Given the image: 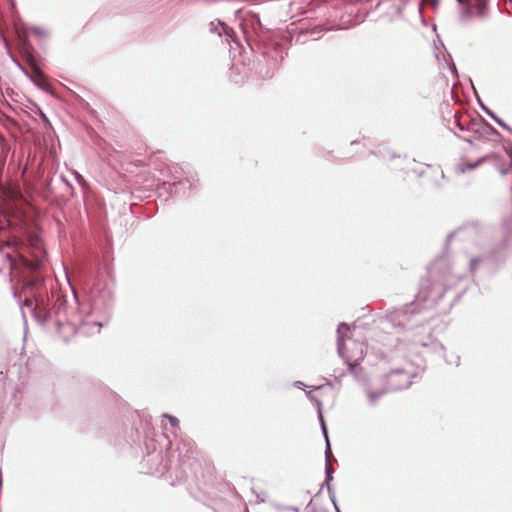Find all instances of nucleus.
Segmentation results:
<instances>
[{
    "instance_id": "nucleus-21",
    "label": "nucleus",
    "mask_w": 512,
    "mask_h": 512,
    "mask_svg": "<svg viewBox=\"0 0 512 512\" xmlns=\"http://www.w3.org/2000/svg\"><path fill=\"white\" fill-rule=\"evenodd\" d=\"M475 94H477L475 92ZM476 99H477V103L478 105L480 106V108L482 109V111L488 115L491 119L494 118V116L496 115L489 107H487L483 102L482 100L480 99V97L478 95H476Z\"/></svg>"
},
{
    "instance_id": "nucleus-34",
    "label": "nucleus",
    "mask_w": 512,
    "mask_h": 512,
    "mask_svg": "<svg viewBox=\"0 0 512 512\" xmlns=\"http://www.w3.org/2000/svg\"><path fill=\"white\" fill-rule=\"evenodd\" d=\"M285 510H290V511H293V512H299V508L296 507V506L286 507Z\"/></svg>"
},
{
    "instance_id": "nucleus-9",
    "label": "nucleus",
    "mask_w": 512,
    "mask_h": 512,
    "mask_svg": "<svg viewBox=\"0 0 512 512\" xmlns=\"http://www.w3.org/2000/svg\"><path fill=\"white\" fill-rule=\"evenodd\" d=\"M163 188L170 195H188L189 191L196 188V183L194 179L185 178V179H177L174 178L173 181H166L163 183Z\"/></svg>"
},
{
    "instance_id": "nucleus-39",
    "label": "nucleus",
    "mask_w": 512,
    "mask_h": 512,
    "mask_svg": "<svg viewBox=\"0 0 512 512\" xmlns=\"http://www.w3.org/2000/svg\"><path fill=\"white\" fill-rule=\"evenodd\" d=\"M356 143H358V141H357V140H354V141H352V142H351V144H352V145H354V144H356Z\"/></svg>"
},
{
    "instance_id": "nucleus-14",
    "label": "nucleus",
    "mask_w": 512,
    "mask_h": 512,
    "mask_svg": "<svg viewBox=\"0 0 512 512\" xmlns=\"http://www.w3.org/2000/svg\"><path fill=\"white\" fill-rule=\"evenodd\" d=\"M208 32L217 35L219 38L225 37L226 40H234L235 37V31L219 19L213 20L208 24Z\"/></svg>"
},
{
    "instance_id": "nucleus-16",
    "label": "nucleus",
    "mask_w": 512,
    "mask_h": 512,
    "mask_svg": "<svg viewBox=\"0 0 512 512\" xmlns=\"http://www.w3.org/2000/svg\"><path fill=\"white\" fill-rule=\"evenodd\" d=\"M3 44L7 50V53H8V56L9 58L11 59V61L14 63V65L20 70L22 71L26 76H28L30 78V80L34 83V85H36L37 87L41 88V89H44L43 87V84L39 81H37L36 79L32 78L28 72L26 71V69L24 68V66L20 63V61L16 58V56L11 53L10 51V48H9V42L3 38Z\"/></svg>"
},
{
    "instance_id": "nucleus-30",
    "label": "nucleus",
    "mask_w": 512,
    "mask_h": 512,
    "mask_svg": "<svg viewBox=\"0 0 512 512\" xmlns=\"http://www.w3.org/2000/svg\"><path fill=\"white\" fill-rule=\"evenodd\" d=\"M475 137H476V135H475V134L470 135V136H467V137H461V136H459V138H460V139H462L463 141L468 142V143H470V144H472L474 140H477Z\"/></svg>"
},
{
    "instance_id": "nucleus-3",
    "label": "nucleus",
    "mask_w": 512,
    "mask_h": 512,
    "mask_svg": "<svg viewBox=\"0 0 512 512\" xmlns=\"http://www.w3.org/2000/svg\"><path fill=\"white\" fill-rule=\"evenodd\" d=\"M512 248V224H504L502 238L494 247L470 258L468 270L471 274L481 271L493 275L505 263L507 252Z\"/></svg>"
},
{
    "instance_id": "nucleus-1",
    "label": "nucleus",
    "mask_w": 512,
    "mask_h": 512,
    "mask_svg": "<svg viewBox=\"0 0 512 512\" xmlns=\"http://www.w3.org/2000/svg\"><path fill=\"white\" fill-rule=\"evenodd\" d=\"M13 248L16 259L12 263L18 270L23 291L27 294L23 305L32 311V317L41 326L53 325L63 341L68 342L70 335L76 333V326L66 322V298L57 289L55 280L47 278L41 271L42 260L34 259L30 253L31 247L24 241H14L8 244Z\"/></svg>"
},
{
    "instance_id": "nucleus-42",
    "label": "nucleus",
    "mask_w": 512,
    "mask_h": 512,
    "mask_svg": "<svg viewBox=\"0 0 512 512\" xmlns=\"http://www.w3.org/2000/svg\"><path fill=\"white\" fill-rule=\"evenodd\" d=\"M509 1H510V3L512 4V0H509Z\"/></svg>"
},
{
    "instance_id": "nucleus-2",
    "label": "nucleus",
    "mask_w": 512,
    "mask_h": 512,
    "mask_svg": "<svg viewBox=\"0 0 512 512\" xmlns=\"http://www.w3.org/2000/svg\"><path fill=\"white\" fill-rule=\"evenodd\" d=\"M458 276L445 258L437 259L428 270V277L422 279L414 301L401 308L388 310L386 318L396 327L404 330L412 328L411 318L419 314L422 308L438 305L458 281Z\"/></svg>"
},
{
    "instance_id": "nucleus-18",
    "label": "nucleus",
    "mask_w": 512,
    "mask_h": 512,
    "mask_svg": "<svg viewBox=\"0 0 512 512\" xmlns=\"http://www.w3.org/2000/svg\"><path fill=\"white\" fill-rule=\"evenodd\" d=\"M388 391L389 390H387V387L379 390H368L367 397L369 399L370 405L374 406L377 403L378 399Z\"/></svg>"
},
{
    "instance_id": "nucleus-15",
    "label": "nucleus",
    "mask_w": 512,
    "mask_h": 512,
    "mask_svg": "<svg viewBox=\"0 0 512 512\" xmlns=\"http://www.w3.org/2000/svg\"><path fill=\"white\" fill-rule=\"evenodd\" d=\"M480 228H481V225L478 222L468 223L465 226L460 227L455 232L448 234L446 236V245H448V243L451 241V239L454 236L472 235L474 233H477L480 230Z\"/></svg>"
},
{
    "instance_id": "nucleus-36",
    "label": "nucleus",
    "mask_w": 512,
    "mask_h": 512,
    "mask_svg": "<svg viewBox=\"0 0 512 512\" xmlns=\"http://www.w3.org/2000/svg\"><path fill=\"white\" fill-rule=\"evenodd\" d=\"M454 363L456 366H459L460 364V356H456V358L454 359Z\"/></svg>"
},
{
    "instance_id": "nucleus-22",
    "label": "nucleus",
    "mask_w": 512,
    "mask_h": 512,
    "mask_svg": "<svg viewBox=\"0 0 512 512\" xmlns=\"http://www.w3.org/2000/svg\"><path fill=\"white\" fill-rule=\"evenodd\" d=\"M20 41H21V45H22V48H23L24 52L29 54L32 51V47H31V45L29 43V40H28L27 31H25V33L21 37Z\"/></svg>"
},
{
    "instance_id": "nucleus-33",
    "label": "nucleus",
    "mask_w": 512,
    "mask_h": 512,
    "mask_svg": "<svg viewBox=\"0 0 512 512\" xmlns=\"http://www.w3.org/2000/svg\"><path fill=\"white\" fill-rule=\"evenodd\" d=\"M294 386L297 388H300V389H303L304 387H306L305 383L302 381H295Z\"/></svg>"
},
{
    "instance_id": "nucleus-24",
    "label": "nucleus",
    "mask_w": 512,
    "mask_h": 512,
    "mask_svg": "<svg viewBox=\"0 0 512 512\" xmlns=\"http://www.w3.org/2000/svg\"><path fill=\"white\" fill-rule=\"evenodd\" d=\"M163 417L169 421L170 425L173 428L179 429V419L177 417L167 414V413L163 414Z\"/></svg>"
},
{
    "instance_id": "nucleus-27",
    "label": "nucleus",
    "mask_w": 512,
    "mask_h": 512,
    "mask_svg": "<svg viewBox=\"0 0 512 512\" xmlns=\"http://www.w3.org/2000/svg\"><path fill=\"white\" fill-rule=\"evenodd\" d=\"M13 297L16 300L20 301V292H18L17 290H14L13 291ZM23 302H24V300L22 302H19V306H20L21 311H23V308L25 307V305H23ZM26 308H27V306H26ZM28 309L31 310L29 307H28ZM30 312L32 313V311H30ZM22 317L25 319L24 312H22Z\"/></svg>"
},
{
    "instance_id": "nucleus-12",
    "label": "nucleus",
    "mask_w": 512,
    "mask_h": 512,
    "mask_svg": "<svg viewBox=\"0 0 512 512\" xmlns=\"http://www.w3.org/2000/svg\"><path fill=\"white\" fill-rule=\"evenodd\" d=\"M473 134L477 140H485L488 137L499 136L500 133L485 119L477 120L472 124Z\"/></svg>"
},
{
    "instance_id": "nucleus-11",
    "label": "nucleus",
    "mask_w": 512,
    "mask_h": 512,
    "mask_svg": "<svg viewBox=\"0 0 512 512\" xmlns=\"http://www.w3.org/2000/svg\"><path fill=\"white\" fill-rule=\"evenodd\" d=\"M306 395L309 399L314 401L317 406V418H318V421H319V424L321 427L322 435L325 439V458H327V457H329V455L331 454L332 451H331V443H330V439H329V435H328L327 424H326L325 418L322 413L323 404H322V401L319 398L312 395L311 392H306Z\"/></svg>"
},
{
    "instance_id": "nucleus-41",
    "label": "nucleus",
    "mask_w": 512,
    "mask_h": 512,
    "mask_svg": "<svg viewBox=\"0 0 512 512\" xmlns=\"http://www.w3.org/2000/svg\"><path fill=\"white\" fill-rule=\"evenodd\" d=\"M457 2H458L460 5H463L462 0H457Z\"/></svg>"
},
{
    "instance_id": "nucleus-37",
    "label": "nucleus",
    "mask_w": 512,
    "mask_h": 512,
    "mask_svg": "<svg viewBox=\"0 0 512 512\" xmlns=\"http://www.w3.org/2000/svg\"><path fill=\"white\" fill-rule=\"evenodd\" d=\"M245 34H246V40H247L248 44L251 46V38L246 31H245Z\"/></svg>"
},
{
    "instance_id": "nucleus-32",
    "label": "nucleus",
    "mask_w": 512,
    "mask_h": 512,
    "mask_svg": "<svg viewBox=\"0 0 512 512\" xmlns=\"http://www.w3.org/2000/svg\"><path fill=\"white\" fill-rule=\"evenodd\" d=\"M75 177H76V180L78 181L79 184H82V183L85 182L83 176L81 174L77 173V172L75 173Z\"/></svg>"
},
{
    "instance_id": "nucleus-31",
    "label": "nucleus",
    "mask_w": 512,
    "mask_h": 512,
    "mask_svg": "<svg viewBox=\"0 0 512 512\" xmlns=\"http://www.w3.org/2000/svg\"><path fill=\"white\" fill-rule=\"evenodd\" d=\"M511 169H512V167H510V165H509V166H508V167H506V168H504V167H503V168H500V169H499V172H500V174H501L502 176H506V175H508V174H509V172H510V170H511Z\"/></svg>"
},
{
    "instance_id": "nucleus-38",
    "label": "nucleus",
    "mask_w": 512,
    "mask_h": 512,
    "mask_svg": "<svg viewBox=\"0 0 512 512\" xmlns=\"http://www.w3.org/2000/svg\"><path fill=\"white\" fill-rule=\"evenodd\" d=\"M326 384L329 385V386H332V382L331 381H327Z\"/></svg>"
},
{
    "instance_id": "nucleus-8",
    "label": "nucleus",
    "mask_w": 512,
    "mask_h": 512,
    "mask_svg": "<svg viewBox=\"0 0 512 512\" xmlns=\"http://www.w3.org/2000/svg\"><path fill=\"white\" fill-rule=\"evenodd\" d=\"M411 384L409 374L403 369H393L386 375V386L389 391L407 389Z\"/></svg>"
},
{
    "instance_id": "nucleus-6",
    "label": "nucleus",
    "mask_w": 512,
    "mask_h": 512,
    "mask_svg": "<svg viewBox=\"0 0 512 512\" xmlns=\"http://www.w3.org/2000/svg\"><path fill=\"white\" fill-rule=\"evenodd\" d=\"M18 354L16 351L12 352L11 359H14V362L0 369V381H3L4 388L6 386H11L14 388L13 399L16 401V394L18 392L17 382L22 379V366L16 363V359H18ZM17 405V402H15Z\"/></svg>"
},
{
    "instance_id": "nucleus-17",
    "label": "nucleus",
    "mask_w": 512,
    "mask_h": 512,
    "mask_svg": "<svg viewBox=\"0 0 512 512\" xmlns=\"http://www.w3.org/2000/svg\"><path fill=\"white\" fill-rule=\"evenodd\" d=\"M485 161V157H480L478 158L476 161L474 162H467L463 165H459L456 167V172L457 173H460V174H463L465 173L466 171H469V170H474L476 169L479 165H481L483 162Z\"/></svg>"
},
{
    "instance_id": "nucleus-28",
    "label": "nucleus",
    "mask_w": 512,
    "mask_h": 512,
    "mask_svg": "<svg viewBox=\"0 0 512 512\" xmlns=\"http://www.w3.org/2000/svg\"><path fill=\"white\" fill-rule=\"evenodd\" d=\"M31 30L37 37H44L47 35V32L44 29L37 26H33Z\"/></svg>"
},
{
    "instance_id": "nucleus-26",
    "label": "nucleus",
    "mask_w": 512,
    "mask_h": 512,
    "mask_svg": "<svg viewBox=\"0 0 512 512\" xmlns=\"http://www.w3.org/2000/svg\"><path fill=\"white\" fill-rule=\"evenodd\" d=\"M38 110H39L38 115L41 118V120L43 121L45 127L47 129H52V124H51L49 118L47 117V115L40 108Z\"/></svg>"
},
{
    "instance_id": "nucleus-5",
    "label": "nucleus",
    "mask_w": 512,
    "mask_h": 512,
    "mask_svg": "<svg viewBox=\"0 0 512 512\" xmlns=\"http://www.w3.org/2000/svg\"><path fill=\"white\" fill-rule=\"evenodd\" d=\"M113 299L110 291L105 289H92L89 297V310L84 325L101 328L107 325L112 313Z\"/></svg>"
},
{
    "instance_id": "nucleus-23",
    "label": "nucleus",
    "mask_w": 512,
    "mask_h": 512,
    "mask_svg": "<svg viewBox=\"0 0 512 512\" xmlns=\"http://www.w3.org/2000/svg\"><path fill=\"white\" fill-rule=\"evenodd\" d=\"M333 474H334V470L329 466L328 457H327L326 464H325V480H326V482L333 481Z\"/></svg>"
},
{
    "instance_id": "nucleus-20",
    "label": "nucleus",
    "mask_w": 512,
    "mask_h": 512,
    "mask_svg": "<svg viewBox=\"0 0 512 512\" xmlns=\"http://www.w3.org/2000/svg\"><path fill=\"white\" fill-rule=\"evenodd\" d=\"M251 27H252V30L255 34H258L259 31H261L262 29V24H261V21H260V18L258 15H254L252 18H251Z\"/></svg>"
},
{
    "instance_id": "nucleus-29",
    "label": "nucleus",
    "mask_w": 512,
    "mask_h": 512,
    "mask_svg": "<svg viewBox=\"0 0 512 512\" xmlns=\"http://www.w3.org/2000/svg\"><path fill=\"white\" fill-rule=\"evenodd\" d=\"M480 12H482L487 7L488 0H474Z\"/></svg>"
},
{
    "instance_id": "nucleus-19",
    "label": "nucleus",
    "mask_w": 512,
    "mask_h": 512,
    "mask_svg": "<svg viewBox=\"0 0 512 512\" xmlns=\"http://www.w3.org/2000/svg\"><path fill=\"white\" fill-rule=\"evenodd\" d=\"M324 487H326V489H327V492L329 494V498H330L331 502L335 503L336 495H335L334 487L331 485V482H326V480L324 479V482L322 483L321 488H320L318 494L321 492V490Z\"/></svg>"
},
{
    "instance_id": "nucleus-35",
    "label": "nucleus",
    "mask_w": 512,
    "mask_h": 512,
    "mask_svg": "<svg viewBox=\"0 0 512 512\" xmlns=\"http://www.w3.org/2000/svg\"><path fill=\"white\" fill-rule=\"evenodd\" d=\"M333 504V507L335 509V512H341L339 506H338V503H337V499L335 500V503H332Z\"/></svg>"
},
{
    "instance_id": "nucleus-4",
    "label": "nucleus",
    "mask_w": 512,
    "mask_h": 512,
    "mask_svg": "<svg viewBox=\"0 0 512 512\" xmlns=\"http://www.w3.org/2000/svg\"><path fill=\"white\" fill-rule=\"evenodd\" d=\"M178 459L177 463L173 460L167 459L163 463L164 470L175 478L178 482L194 481L197 478L196 468L198 461L195 458L196 450L193 440L181 439L177 446Z\"/></svg>"
},
{
    "instance_id": "nucleus-25",
    "label": "nucleus",
    "mask_w": 512,
    "mask_h": 512,
    "mask_svg": "<svg viewBox=\"0 0 512 512\" xmlns=\"http://www.w3.org/2000/svg\"><path fill=\"white\" fill-rule=\"evenodd\" d=\"M493 121H495L500 127H502L503 129L509 131L511 134H512V127L509 126L505 121H503L500 117H498L497 115L494 116V118L492 119Z\"/></svg>"
},
{
    "instance_id": "nucleus-13",
    "label": "nucleus",
    "mask_w": 512,
    "mask_h": 512,
    "mask_svg": "<svg viewBox=\"0 0 512 512\" xmlns=\"http://www.w3.org/2000/svg\"><path fill=\"white\" fill-rule=\"evenodd\" d=\"M476 122L468 113L458 114L456 113L451 121H449V129L453 131L451 125L455 126L461 132H469L473 134L472 124Z\"/></svg>"
},
{
    "instance_id": "nucleus-40",
    "label": "nucleus",
    "mask_w": 512,
    "mask_h": 512,
    "mask_svg": "<svg viewBox=\"0 0 512 512\" xmlns=\"http://www.w3.org/2000/svg\"><path fill=\"white\" fill-rule=\"evenodd\" d=\"M146 447L147 449L149 450L150 449V444L146 442Z\"/></svg>"
},
{
    "instance_id": "nucleus-7",
    "label": "nucleus",
    "mask_w": 512,
    "mask_h": 512,
    "mask_svg": "<svg viewBox=\"0 0 512 512\" xmlns=\"http://www.w3.org/2000/svg\"><path fill=\"white\" fill-rule=\"evenodd\" d=\"M350 331V326L345 323L341 322L337 326V353L338 355L344 359L345 363L348 366V370L351 374L357 376V371L360 369V364L358 360L350 361L349 359H346L344 356V348H345V340L347 338V334Z\"/></svg>"
},
{
    "instance_id": "nucleus-10",
    "label": "nucleus",
    "mask_w": 512,
    "mask_h": 512,
    "mask_svg": "<svg viewBox=\"0 0 512 512\" xmlns=\"http://www.w3.org/2000/svg\"><path fill=\"white\" fill-rule=\"evenodd\" d=\"M412 343L415 347L419 346L423 348L425 351L422 353H432L438 355L444 354L445 347L442 343L433 338L431 334H428L422 338L415 337Z\"/></svg>"
}]
</instances>
